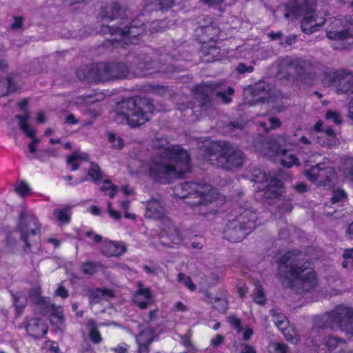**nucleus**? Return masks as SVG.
<instances>
[{"instance_id": "39", "label": "nucleus", "mask_w": 353, "mask_h": 353, "mask_svg": "<svg viewBox=\"0 0 353 353\" xmlns=\"http://www.w3.org/2000/svg\"><path fill=\"white\" fill-rule=\"evenodd\" d=\"M88 176L93 181H97L101 178V172L98 165L93 163H90V168L88 170Z\"/></svg>"}, {"instance_id": "43", "label": "nucleus", "mask_w": 353, "mask_h": 353, "mask_svg": "<svg viewBox=\"0 0 353 353\" xmlns=\"http://www.w3.org/2000/svg\"><path fill=\"white\" fill-rule=\"evenodd\" d=\"M13 300L16 306L17 314L20 315L25 306V298L23 297L21 294L18 293L15 295H13Z\"/></svg>"}, {"instance_id": "59", "label": "nucleus", "mask_w": 353, "mask_h": 353, "mask_svg": "<svg viewBox=\"0 0 353 353\" xmlns=\"http://www.w3.org/2000/svg\"><path fill=\"white\" fill-rule=\"evenodd\" d=\"M237 70L239 73L251 72L253 71V68L252 66L247 67L244 64L241 63L238 65Z\"/></svg>"}, {"instance_id": "8", "label": "nucleus", "mask_w": 353, "mask_h": 353, "mask_svg": "<svg viewBox=\"0 0 353 353\" xmlns=\"http://www.w3.org/2000/svg\"><path fill=\"white\" fill-rule=\"evenodd\" d=\"M256 214L245 210L225 231V237L232 242L240 241L256 227Z\"/></svg>"}, {"instance_id": "50", "label": "nucleus", "mask_w": 353, "mask_h": 353, "mask_svg": "<svg viewBox=\"0 0 353 353\" xmlns=\"http://www.w3.org/2000/svg\"><path fill=\"white\" fill-rule=\"evenodd\" d=\"M214 307L221 312H225L228 307V301L225 298H219L216 299Z\"/></svg>"}, {"instance_id": "17", "label": "nucleus", "mask_w": 353, "mask_h": 353, "mask_svg": "<svg viewBox=\"0 0 353 353\" xmlns=\"http://www.w3.org/2000/svg\"><path fill=\"white\" fill-rule=\"evenodd\" d=\"M19 228L22 240L29 246L28 238L30 235L35 234L37 229L36 218L32 215L22 216L20 219Z\"/></svg>"}, {"instance_id": "10", "label": "nucleus", "mask_w": 353, "mask_h": 353, "mask_svg": "<svg viewBox=\"0 0 353 353\" xmlns=\"http://www.w3.org/2000/svg\"><path fill=\"white\" fill-rule=\"evenodd\" d=\"M245 102L250 105L256 104L259 101H267L276 111L281 110L280 108L274 106V103L279 99V96L272 92L270 85L265 86L260 84L254 90L252 88H247L245 90Z\"/></svg>"}, {"instance_id": "56", "label": "nucleus", "mask_w": 353, "mask_h": 353, "mask_svg": "<svg viewBox=\"0 0 353 353\" xmlns=\"http://www.w3.org/2000/svg\"><path fill=\"white\" fill-rule=\"evenodd\" d=\"M174 0H157V3L161 9L170 8L173 6Z\"/></svg>"}, {"instance_id": "48", "label": "nucleus", "mask_w": 353, "mask_h": 353, "mask_svg": "<svg viewBox=\"0 0 353 353\" xmlns=\"http://www.w3.org/2000/svg\"><path fill=\"white\" fill-rule=\"evenodd\" d=\"M40 289L36 288L30 293V299L37 304H42L46 303L45 299L40 296Z\"/></svg>"}, {"instance_id": "52", "label": "nucleus", "mask_w": 353, "mask_h": 353, "mask_svg": "<svg viewBox=\"0 0 353 353\" xmlns=\"http://www.w3.org/2000/svg\"><path fill=\"white\" fill-rule=\"evenodd\" d=\"M345 261L343 263V267L347 268L349 263H353V248L347 249L343 254Z\"/></svg>"}, {"instance_id": "30", "label": "nucleus", "mask_w": 353, "mask_h": 353, "mask_svg": "<svg viewBox=\"0 0 353 353\" xmlns=\"http://www.w3.org/2000/svg\"><path fill=\"white\" fill-rule=\"evenodd\" d=\"M120 7L117 3H114L110 6L106 7L100 14V17L103 21H112L119 15Z\"/></svg>"}, {"instance_id": "23", "label": "nucleus", "mask_w": 353, "mask_h": 353, "mask_svg": "<svg viewBox=\"0 0 353 353\" xmlns=\"http://www.w3.org/2000/svg\"><path fill=\"white\" fill-rule=\"evenodd\" d=\"M155 336L156 335L150 328H146L141 332L137 337L141 353L148 352L147 346L154 340Z\"/></svg>"}, {"instance_id": "27", "label": "nucleus", "mask_w": 353, "mask_h": 353, "mask_svg": "<svg viewBox=\"0 0 353 353\" xmlns=\"http://www.w3.org/2000/svg\"><path fill=\"white\" fill-rule=\"evenodd\" d=\"M87 154L77 151L68 157L67 159L68 165L70 167L72 170H76L82 163L88 160Z\"/></svg>"}, {"instance_id": "40", "label": "nucleus", "mask_w": 353, "mask_h": 353, "mask_svg": "<svg viewBox=\"0 0 353 353\" xmlns=\"http://www.w3.org/2000/svg\"><path fill=\"white\" fill-rule=\"evenodd\" d=\"M102 268V265L98 263L88 262L82 266V270L84 273L92 274Z\"/></svg>"}, {"instance_id": "31", "label": "nucleus", "mask_w": 353, "mask_h": 353, "mask_svg": "<svg viewBox=\"0 0 353 353\" xmlns=\"http://www.w3.org/2000/svg\"><path fill=\"white\" fill-rule=\"evenodd\" d=\"M165 223L168 224V232H165L166 234L168 235V238L174 243L176 245L179 244L181 241L182 238L179 234V230L174 226L171 221L165 222Z\"/></svg>"}, {"instance_id": "6", "label": "nucleus", "mask_w": 353, "mask_h": 353, "mask_svg": "<svg viewBox=\"0 0 353 353\" xmlns=\"http://www.w3.org/2000/svg\"><path fill=\"white\" fill-rule=\"evenodd\" d=\"M211 148L213 152L216 150L219 153L218 154L211 151L208 152L206 161L210 163L224 169H232L243 164V155L241 151L226 144L221 146L218 143H212Z\"/></svg>"}, {"instance_id": "60", "label": "nucleus", "mask_w": 353, "mask_h": 353, "mask_svg": "<svg viewBox=\"0 0 353 353\" xmlns=\"http://www.w3.org/2000/svg\"><path fill=\"white\" fill-rule=\"evenodd\" d=\"M112 350L114 353H128V347L125 344L119 345Z\"/></svg>"}, {"instance_id": "20", "label": "nucleus", "mask_w": 353, "mask_h": 353, "mask_svg": "<svg viewBox=\"0 0 353 353\" xmlns=\"http://www.w3.org/2000/svg\"><path fill=\"white\" fill-rule=\"evenodd\" d=\"M275 152V154L279 157V160L282 165L290 168L294 165H298V159L290 152L281 150H279V148L275 146H272L271 152H265L263 154L265 156L272 157L271 152Z\"/></svg>"}, {"instance_id": "9", "label": "nucleus", "mask_w": 353, "mask_h": 353, "mask_svg": "<svg viewBox=\"0 0 353 353\" xmlns=\"http://www.w3.org/2000/svg\"><path fill=\"white\" fill-rule=\"evenodd\" d=\"M325 327H339L347 333L353 334V310L350 308L339 306L330 313L321 317Z\"/></svg>"}, {"instance_id": "51", "label": "nucleus", "mask_w": 353, "mask_h": 353, "mask_svg": "<svg viewBox=\"0 0 353 353\" xmlns=\"http://www.w3.org/2000/svg\"><path fill=\"white\" fill-rule=\"evenodd\" d=\"M16 191L21 196H26L30 192V188L25 182H20L16 188Z\"/></svg>"}, {"instance_id": "38", "label": "nucleus", "mask_w": 353, "mask_h": 353, "mask_svg": "<svg viewBox=\"0 0 353 353\" xmlns=\"http://www.w3.org/2000/svg\"><path fill=\"white\" fill-rule=\"evenodd\" d=\"M269 353H288L287 346L279 342H272L268 346Z\"/></svg>"}, {"instance_id": "2", "label": "nucleus", "mask_w": 353, "mask_h": 353, "mask_svg": "<svg viewBox=\"0 0 353 353\" xmlns=\"http://www.w3.org/2000/svg\"><path fill=\"white\" fill-rule=\"evenodd\" d=\"M299 254L286 253L280 261L278 276L282 284L290 288L297 293H304L314 289L318 281L315 272Z\"/></svg>"}, {"instance_id": "22", "label": "nucleus", "mask_w": 353, "mask_h": 353, "mask_svg": "<svg viewBox=\"0 0 353 353\" xmlns=\"http://www.w3.org/2000/svg\"><path fill=\"white\" fill-rule=\"evenodd\" d=\"M26 330L33 337L40 338L47 333V326L42 320L34 319L28 323Z\"/></svg>"}, {"instance_id": "16", "label": "nucleus", "mask_w": 353, "mask_h": 353, "mask_svg": "<svg viewBox=\"0 0 353 353\" xmlns=\"http://www.w3.org/2000/svg\"><path fill=\"white\" fill-rule=\"evenodd\" d=\"M273 321L276 326L281 331L285 339L292 343L298 342L295 330L289 325V322L283 314L272 313Z\"/></svg>"}, {"instance_id": "34", "label": "nucleus", "mask_w": 353, "mask_h": 353, "mask_svg": "<svg viewBox=\"0 0 353 353\" xmlns=\"http://www.w3.org/2000/svg\"><path fill=\"white\" fill-rule=\"evenodd\" d=\"M87 328L89 330V336L90 339L96 343H99L101 341V337L99 332L96 329L95 322L92 320H90L87 323Z\"/></svg>"}, {"instance_id": "45", "label": "nucleus", "mask_w": 353, "mask_h": 353, "mask_svg": "<svg viewBox=\"0 0 353 353\" xmlns=\"http://www.w3.org/2000/svg\"><path fill=\"white\" fill-rule=\"evenodd\" d=\"M327 120L332 121L334 123L340 124L341 123V117L337 112L328 110L325 114Z\"/></svg>"}, {"instance_id": "44", "label": "nucleus", "mask_w": 353, "mask_h": 353, "mask_svg": "<svg viewBox=\"0 0 353 353\" xmlns=\"http://www.w3.org/2000/svg\"><path fill=\"white\" fill-rule=\"evenodd\" d=\"M11 90V80L1 79L0 80V97L8 93Z\"/></svg>"}, {"instance_id": "18", "label": "nucleus", "mask_w": 353, "mask_h": 353, "mask_svg": "<svg viewBox=\"0 0 353 353\" xmlns=\"http://www.w3.org/2000/svg\"><path fill=\"white\" fill-rule=\"evenodd\" d=\"M323 122L321 121H319L314 125V131L316 132H321L322 134L323 140L319 137L318 142L324 145H327L329 147H332L335 145L337 143V139L336 137L335 132L330 128H326L325 129L323 128Z\"/></svg>"}, {"instance_id": "21", "label": "nucleus", "mask_w": 353, "mask_h": 353, "mask_svg": "<svg viewBox=\"0 0 353 353\" xmlns=\"http://www.w3.org/2000/svg\"><path fill=\"white\" fill-rule=\"evenodd\" d=\"M134 302L141 308L145 309L152 303L153 299L148 288L139 284V290L133 296Z\"/></svg>"}, {"instance_id": "32", "label": "nucleus", "mask_w": 353, "mask_h": 353, "mask_svg": "<svg viewBox=\"0 0 353 353\" xmlns=\"http://www.w3.org/2000/svg\"><path fill=\"white\" fill-rule=\"evenodd\" d=\"M104 99V95L102 93H97L94 95H88L85 97H78L75 104H91L97 101H102Z\"/></svg>"}, {"instance_id": "5", "label": "nucleus", "mask_w": 353, "mask_h": 353, "mask_svg": "<svg viewBox=\"0 0 353 353\" xmlns=\"http://www.w3.org/2000/svg\"><path fill=\"white\" fill-rule=\"evenodd\" d=\"M153 110V105L146 99H130L117 105L114 119L119 123L136 127L148 121Z\"/></svg>"}, {"instance_id": "58", "label": "nucleus", "mask_w": 353, "mask_h": 353, "mask_svg": "<svg viewBox=\"0 0 353 353\" xmlns=\"http://www.w3.org/2000/svg\"><path fill=\"white\" fill-rule=\"evenodd\" d=\"M166 22L165 21H157L152 23V29L155 31H160L166 28Z\"/></svg>"}, {"instance_id": "11", "label": "nucleus", "mask_w": 353, "mask_h": 353, "mask_svg": "<svg viewBox=\"0 0 353 353\" xmlns=\"http://www.w3.org/2000/svg\"><path fill=\"white\" fill-rule=\"evenodd\" d=\"M119 68L118 65H109L105 63H99L92 67V71L88 76V78L92 79L97 81H104L116 78H125L126 74H115L114 72V68Z\"/></svg>"}, {"instance_id": "19", "label": "nucleus", "mask_w": 353, "mask_h": 353, "mask_svg": "<svg viewBox=\"0 0 353 353\" xmlns=\"http://www.w3.org/2000/svg\"><path fill=\"white\" fill-rule=\"evenodd\" d=\"M101 250L107 256H119L126 251V247L123 243L104 240L101 243Z\"/></svg>"}, {"instance_id": "61", "label": "nucleus", "mask_w": 353, "mask_h": 353, "mask_svg": "<svg viewBox=\"0 0 353 353\" xmlns=\"http://www.w3.org/2000/svg\"><path fill=\"white\" fill-rule=\"evenodd\" d=\"M56 295L61 298H66L68 295L67 290L62 286H59L56 290Z\"/></svg>"}, {"instance_id": "14", "label": "nucleus", "mask_w": 353, "mask_h": 353, "mask_svg": "<svg viewBox=\"0 0 353 353\" xmlns=\"http://www.w3.org/2000/svg\"><path fill=\"white\" fill-rule=\"evenodd\" d=\"M145 216L149 219L161 221L163 223H170V219L165 214L164 205L157 199H151L147 203Z\"/></svg>"}, {"instance_id": "47", "label": "nucleus", "mask_w": 353, "mask_h": 353, "mask_svg": "<svg viewBox=\"0 0 353 353\" xmlns=\"http://www.w3.org/2000/svg\"><path fill=\"white\" fill-rule=\"evenodd\" d=\"M294 139L292 140V142H290V144L292 145H299L304 144L305 145H310L312 143V141L309 139L305 136L299 137L296 133L294 134Z\"/></svg>"}, {"instance_id": "24", "label": "nucleus", "mask_w": 353, "mask_h": 353, "mask_svg": "<svg viewBox=\"0 0 353 353\" xmlns=\"http://www.w3.org/2000/svg\"><path fill=\"white\" fill-rule=\"evenodd\" d=\"M325 345L327 347L330 351H334V353H352L347 348L344 341L339 340L334 337L329 336L325 339Z\"/></svg>"}, {"instance_id": "63", "label": "nucleus", "mask_w": 353, "mask_h": 353, "mask_svg": "<svg viewBox=\"0 0 353 353\" xmlns=\"http://www.w3.org/2000/svg\"><path fill=\"white\" fill-rule=\"evenodd\" d=\"M87 236L90 238H93L94 241L96 242H100L102 239V236L99 234H94L93 232H88L86 233Z\"/></svg>"}, {"instance_id": "13", "label": "nucleus", "mask_w": 353, "mask_h": 353, "mask_svg": "<svg viewBox=\"0 0 353 353\" xmlns=\"http://www.w3.org/2000/svg\"><path fill=\"white\" fill-rule=\"evenodd\" d=\"M327 35L329 39L338 41L340 43L339 46L334 45L336 48H346L351 43L353 37V19L347 24L345 30L341 31L327 32Z\"/></svg>"}, {"instance_id": "54", "label": "nucleus", "mask_w": 353, "mask_h": 353, "mask_svg": "<svg viewBox=\"0 0 353 353\" xmlns=\"http://www.w3.org/2000/svg\"><path fill=\"white\" fill-rule=\"evenodd\" d=\"M224 341V336L221 334H216L210 340V346L216 347L221 345Z\"/></svg>"}, {"instance_id": "28", "label": "nucleus", "mask_w": 353, "mask_h": 353, "mask_svg": "<svg viewBox=\"0 0 353 353\" xmlns=\"http://www.w3.org/2000/svg\"><path fill=\"white\" fill-rule=\"evenodd\" d=\"M112 296H114V292L112 290L100 288L91 291L89 295L90 303L92 304L97 303L101 300H106Z\"/></svg>"}, {"instance_id": "49", "label": "nucleus", "mask_w": 353, "mask_h": 353, "mask_svg": "<svg viewBox=\"0 0 353 353\" xmlns=\"http://www.w3.org/2000/svg\"><path fill=\"white\" fill-rule=\"evenodd\" d=\"M345 192L342 190H337L333 192L332 196V202L336 203L337 202L342 201L345 199Z\"/></svg>"}, {"instance_id": "26", "label": "nucleus", "mask_w": 353, "mask_h": 353, "mask_svg": "<svg viewBox=\"0 0 353 353\" xmlns=\"http://www.w3.org/2000/svg\"><path fill=\"white\" fill-rule=\"evenodd\" d=\"M228 322L233 326L239 333H242V337L244 341H248L250 339L253 334V331L250 327H245L242 328L241 327V321L239 319L234 316L228 317Z\"/></svg>"}, {"instance_id": "53", "label": "nucleus", "mask_w": 353, "mask_h": 353, "mask_svg": "<svg viewBox=\"0 0 353 353\" xmlns=\"http://www.w3.org/2000/svg\"><path fill=\"white\" fill-rule=\"evenodd\" d=\"M234 90L232 88H228L224 92H219L218 95L222 99L223 101L228 103L231 101V96L233 94Z\"/></svg>"}, {"instance_id": "35", "label": "nucleus", "mask_w": 353, "mask_h": 353, "mask_svg": "<svg viewBox=\"0 0 353 353\" xmlns=\"http://www.w3.org/2000/svg\"><path fill=\"white\" fill-rule=\"evenodd\" d=\"M101 190L104 192L105 195L113 198L117 192V188L110 180H105L101 186Z\"/></svg>"}, {"instance_id": "46", "label": "nucleus", "mask_w": 353, "mask_h": 353, "mask_svg": "<svg viewBox=\"0 0 353 353\" xmlns=\"http://www.w3.org/2000/svg\"><path fill=\"white\" fill-rule=\"evenodd\" d=\"M109 141L112 143V146L116 149H121L123 146L122 139L113 134H109Z\"/></svg>"}, {"instance_id": "15", "label": "nucleus", "mask_w": 353, "mask_h": 353, "mask_svg": "<svg viewBox=\"0 0 353 353\" xmlns=\"http://www.w3.org/2000/svg\"><path fill=\"white\" fill-rule=\"evenodd\" d=\"M325 23L324 14L321 12H312L307 14L301 21L303 31L311 34L316 31Z\"/></svg>"}, {"instance_id": "25", "label": "nucleus", "mask_w": 353, "mask_h": 353, "mask_svg": "<svg viewBox=\"0 0 353 353\" xmlns=\"http://www.w3.org/2000/svg\"><path fill=\"white\" fill-rule=\"evenodd\" d=\"M50 312V320L51 323L58 328H60L63 321V309L61 307L54 305H47Z\"/></svg>"}, {"instance_id": "41", "label": "nucleus", "mask_w": 353, "mask_h": 353, "mask_svg": "<svg viewBox=\"0 0 353 353\" xmlns=\"http://www.w3.org/2000/svg\"><path fill=\"white\" fill-rule=\"evenodd\" d=\"M177 281L183 283L190 291H194L196 290V285L192 283L191 279L183 273L178 274Z\"/></svg>"}, {"instance_id": "1", "label": "nucleus", "mask_w": 353, "mask_h": 353, "mask_svg": "<svg viewBox=\"0 0 353 353\" xmlns=\"http://www.w3.org/2000/svg\"><path fill=\"white\" fill-rule=\"evenodd\" d=\"M164 143L157 145L159 152L149 165L144 164L138 159H132L128 165L130 174L149 172L155 181L169 183L176 178H180L190 172V156L187 151L179 145H168Z\"/></svg>"}, {"instance_id": "29", "label": "nucleus", "mask_w": 353, "mask_h": 353, "mask_svg": "<svg viewBox=\"0 0 353 353\" xmlns=\"http://www.w3.org/2000/svg\"><path fill=\"white\" fill-rule=\"evenodd\" d=\"M16 118L18 119L19 125L24 134L27 137H34L35 131L34 128L28 124L30 115L28 114H26L25 116L17 115Z\"/></svg>"}, {"instance_id": "12", "label": "nucleus", "mask_w": 353, "mask_h": 353, "mask_svg": "<svg viewBox=\"0 0 353 353\" xmlns=\"http://www.w3.org/2000/svg\"><path fill=\"white\" fill-rule=\"evenodd\" d=\"M108 30L111 34H118L121 38L120 40L125 45L128 44H138V39L137 36L141 34L142 30L141 28L131 26L129 28H110L107 26L105 28Z\"/></svg>"}, {"instance_id": "37", "label": "nucleus", "mask_w": 353, "mask_h": 353, "mask_svg": "<svg viewBox=\"0 0 353 353\" xmlns=\"http://www.w3.org/2000/svg\"><path fill=\"white\" fill-rule=\"evenodd\" d=\"M280 121L274 117H270L266 119V121H263L259 123V125L261 128L263 129L264 131L267 132L270 129H273L280 126Z\"/></svg>"}, {"instance_id": "64", "label": "nucleus", "mask_w": 353, "mask_h": 353, "mask_svg": "<svg viewBox=\"0 0 353 353\" xmlns=\"http://www.w3.org/2000/svg\"><path fill=\"white\" fill-rule=\"evenodd\" d=\"M346 234L350 239H353V222L348 225Z\"/></svg>"}, {"instance_id": "42", "label": "nucleus", "mask_w": 353, "mask_h": 353, "mask_svg": "<svg viewBox=\"0 0 353 353\" xmlns=\"http://www.w3.org/2000/svg\"><path fill=\"white\" fill-rule=\"evenodd\" d=\"M254 301L260 305H263L266 301L264 291L260 285H256L255 288Z\"/></svg>"}, {"instance_id": "3", "label": "nucleus", "mask_w": 353, "mask_h": 353, "mask_svg": "<svg viewBox=\"0 0 353 353\" xmlns=\"http://www.w3.org/2000/svg\"><path fill=\"white\" fill-rule=\"evenodd\" d=\"M304 175L312 183L321 185L334 183L337 179L353 185V158L342 161L336 175L332 163L326 160L304 172Z\"/></svg>"}, {"instance_id": "57", "label": "nucleus", "mask_w": 353, "mask_h": 353, "mask_svg": "<svg viewBox=\"0 0 353 353\" xmlns=\"http://www.w3.org/2000/svg\"><path fill=\"white\" fill-rule=\"evenodd\" d=\"M239 353H256L253 346L250 345H242L239 348Z\"/></svg>"}, {"instance_id": "33", "label": "nucleus", "mask_w": 353, "mask_h": 353, "mask_svg": "<svg viewBox=\"0 0 353 353\" xmlns=\"http://www.w3.org/2000/svg\"><path fill=\"white\" fill-rule=\"evenodd\" d=\"M54 216L60 224L68 223L70 219V211L68 208L56 210Z\"/></svg>"}, {"instance_id": "4", "label": "nucleus", "mask_w": 353, "mask_h": 353, "mask_svg": "<svg viewBox=\"0 0 353 353\" xmlns=\"http://www.w3.org/2000/svg\"><path fill=\"white\" fill-rule=\"evenodd\" d=\"M174 195L181 199H192V201H187V203L198 205L199 213L205 216L208 214L204 209L207 205L214 203L217 205L224 200L210 185L195 183H185L176 186Z\"/></svg>"}, {"instance_id": "55", "label": "nucleus", "mask_w": 353, "mask_h": 353, "mask_svg": "<svg viewBox=\"0 0 353 353\" xmlns=\"http://www.w3.org/2000/svg\"><path fill=\"white\" fill-rule=\"evenodd\" d=\"M107 207H108V212L109 215L112 219H114L115 220H119L121 217L120 214L117 211L113 210L111 202L108 203Z\"/></svg>"}, {"instance_id": "62", "label": "nucleus", "mask_w": 353, "mask_h": 353, "mask_svg": "<svg viewBox=\"0 0 353 353\" xmlns=\"http://www.w3.org/2000/svg\"><path fill=\"white\" fill-rule=\"evenodd\" d=\"M143 269L145 272L148 274H157L159 270L158 268H150L149 266H144Z\"/></svg>"}, {"instance_id": "7", "label": "nucleus", "mask_w": 353, "mask_h": 353, "mask_svg": "<svg viewBox=\"0 0 353 353\" xmlns=\"http://www.w3.org/2000/svg\"><path fill=\"white\" fill-rule=\"evenodd\" d=\"M253 181L256 183L255 188L260 189L259 185L261 183L263 190H259L256 198L260 199L262 197L266 199H277L281 196L284 192V188L281 181L270 174L267 175L261 170H255L252 172Z\"/></svg>"}, {"instance_id": "36", "label": "nucleus", "mask_w": 353, "mask_h": 353, "mask_svg": "<svg viewBox=\"0 0 353 353\" xmlns=\"http://www.w3.org/2000/svg\"><path fill=\"white\" fill-rule=\"evenodd\" d=\"M101 190L104 192L105 195L113 198L117 192V188L110 180H105L101 186Z\"/></svg>"}]
</instances>
